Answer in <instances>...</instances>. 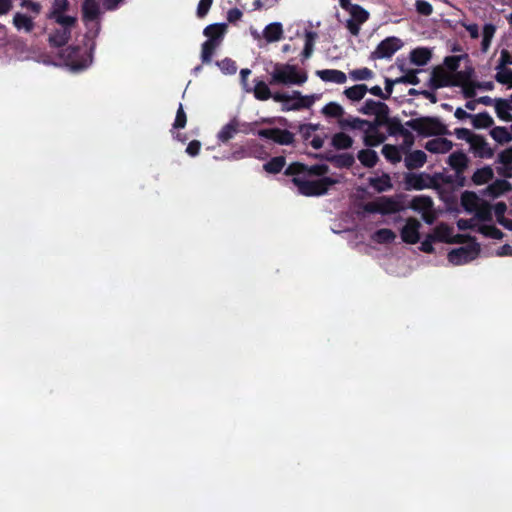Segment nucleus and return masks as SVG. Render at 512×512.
I'll return each mask as SVG.
<instances>
[{"mask_svg":"<svg viewBox=\"0 0 512 512\" xmlns=\"http://www.w3.org/2000/svg\"><path fill=\"white\" fill-rule=\"evenodd\" d=\"M254 82L255 86L251 91L254 97L260 101L272 98L275 102L283 103L282 111L308 109L314 103L313 96H303L299 91H293L291 95L280 92L272 94L267 83L258 79H255Z\"/></svg>","mask_w":512,"mask_h":512,"instance_id":"nucleus-1","label":"nucleus"},{"mask_svg":"<svg viewBox=\"0 0 512 512\" xmlns=\"http://www.w3.org/2000/svg\"><path fill=\"white\" fill-rule=\"evenodd\" d=\"M226 23H214L206 26L203 30L204 36L208 39L202 44L201 60L203 63H210L216 49L222 44L227 33Z\"/></svg>","mask_w":512,"mask_h":512,"instance_id":"nucleus-2","label":"nucleus"},{"mask_svg":"<svg viewBox=\"0 0 512 512\" xmlns=\"http://www.w3.org/2000/svg\"><path fill=\"white\" fill-rule=\"evenodd\" d=\"M307 74L299 71L297 66L290 64L274 65L273 71L270 73V85H302L307 81Z\"/></svg>","mask_w":512,"mask_h":512,"instance_id":"nucleus-3","label":"nucleus"},{"mask_svg":"<svg viewBox=\"0 0 512 512\" xmlns=\"http://www.w3.org/2000/svg\"><path fill=\"white\" fill-rule=\"evenodd\" d=\"M292 183L297 187L299 194L307 197L325 195L329 188L337 183L331 177H322L318 180H306L293 176Z\"/></svg>","mask_w":512,"mask_h":512,"instance_id":"nucleus-4","label":"nucleus"},{"mask_svg":"<svg viewBox=\"0 0 512 512\" xmlns=\"http://www.w3.org/2000/svg\"><path fill=\"white\" fill-rule=\"evenodd\" d=\"M406 126L410 127L423 137L449 134L446 125L436 117L424 116L411 119L406 122Z\"/></svg>","mask_w":512,"mask_h":512,"instance_id":"nucleus-5","label":"nucleus"},{"mask_svg":"<svg viewBox=\"0 0 512 512\" xmlns=\"http://www.w3.org/2000/svg\"><path fill=\"white\" fill-rule=\"evenodd\" d=\"M66 64L74 70L87 68L92 62V52H87L80 46H69L62 52Z\"/></svg>","mask_w":512,"mask_h":512,"instance_id":"nucleus-6","label":"nucleus"},{"mask_svg":"<svg viewBox=\"0 0 512 512\" xmlns=\"http://www.w3.org/2000/svg\"><path fill=\"white\" fill-rule=\"evenodd\" d=\"M70 8L69 0H52L51 6L46 14L47 20H52L56 24L77 23V17L67 15Z\"/></svg>","mask_w":512,"mask_h":512,"instance_id":"nucleus-7","label":"nucleus"},{"mask_svg":"<svg viewBox=\"0 0 512 512\" xmlns=\"http://www.w3.org/2000/svg\"><path fill=\"white\" fill-rule=\"evenodd\" d=\"M329 172V166L326 164H315L308 166L301 162H293L291 163L284 171V174L287 176H296L300 177V175H308V176H318V177H326L325 175Z\"/></svg>","mask_w":512,"mask_h":512,"instance_id":"nucleus-8","label":"nucleus"},{"mask_svg":"<svg viewBox=\"0 0 512 512\" xmlns=\"http://www.w3.org/2000/svg\"><path fill=\"white\" fill-rule=\"evenodd\" d=\"M480 252V245L473 241L472 243L459 248L452 249L448 253V260L454 265H461L474 260Z\"/></svg>","mask_w":512,"mask_h":512,"instance_id":"nucleus-9","label":"nucleus"},{"mask_svg":"<svg viewBox=\"0 0 512 512\" xmlns=\"http://www.w3.org/2000/svg\"><path fill=\"white\" fill-rule=\"evenodd\" d=\"M402 46L403 42L401 39L395 36L387 37L377 45L370 57L374 60L391 58Z\"/></svg>","mask_w":512,"mask_h":512,"instance_id":"nucleus-10","label":"nucleus"},{"mask_svg":"<svg viewBox=\"0 0 512 512\" xmlns=\"http://www.w3.org/2000/svg\"><path fill=\"white\" fill-rule=\"evenodd\" d=\"M404 183L406 190H423L425 188H434L438 185L435 177L423 173L406 174Z\"/></svg>","mask_w":512,"mask_h":512,"instance_id":"nucleus-11","label":"nucleus"},{"mask_svg":"<svg viewBox=\"0 0 512 512\" xmlns=\"http://www.w3.org/2000/svg\"><path fill=\"white\" fill-rule=\"evenodd\" d=\"M257 135L261 138L272 140L279 145H291L295 140L292 132L281 128L261 129L257 131Z\"/></svg>","mask_w":512,"mask_h":512,"instance_id":"nucleus-12","label":"nucleus"},{"mask_svg":"<svg viewBox=\"0 0 512 512\" xmlns=\"http://www.w3.org/2000/svg\"><path fill=\"white\" fill-rule=\"evenodd\" d=\"M77 23L58 24L59 27L52 30L48 36V43L52 48L64 47L70 40L72 30Z\"/></svg>","mask_w":512,"mask_h":512,"instance_id":"nucleus-13","label":"nucleus"},{"mask_svg":"<svg viewBox=\"0 0 512 512\" xmlns=\"http://www.w3.org/2000/svg\"><path fill=\"white\" fill-rule=\"evenodd\" d=\"M468 163L469 159L462 151L453 152L448 157V164L455 171V177L458 178L460 186L464 185L465 178L463 173L468 167Z\"/></svg>","mask_w":512,"mask_h":512,"instance_id":"nucleus-14","label":"nucleus"},{"mask_svg":"<svg viewBox=\"0 0 512 512\" xmlns=\"http://www.w3.org/2000/svg\"><path fill=\"white\" fill-rule=\"evenodd\" d=\"M420 222L413 217L407 219L406 224L401 229V238L407 244H416L420 240Z\"/></svg>","mask_w":512,"mask_h":512,"instance_id":"nucleus-15","label":"nucleus"},{"mask_svg":"<svg viewBox=\"0 0 512 512\" xmlns=\"http://www.w3.org/2000/svg\"><path fill=\"white\" fill-rule=\"evenodd\" d=\"M429 86L432 90L452 86V76L442 67H435L431 73Z\"/></svg>","mask_w":512,"mask_h":512,"instance_id":"nucleus-16","label":"nucleus"},{"mask_svg":"<svg viewBox=\"0 0 512 512\" xmlns=\"http://www.w3.org/2000/svg\"><path fill=\"white\" fill-rule=\"evenodd\" d=\"M338 125L342 130L352 129L366 131L367 128L368 130H375L376 128V125L372 122L358 117L339 119Z\"/></svg>","mask_w":512,"mask_h":512,"instance_id":"nucleus-17","label":"nucleus"},{"mask_svg":"<svg viewBox=\"0 0 512 512\" xmlns=\"http://www.w3.org/2000/svg\"><path fill=\"white\" fill-rule=\"evenodd\" d=\"M470 146L475 156L479 158L488 159L492 158L494 155L493 149L489 146L486 139L481 135L476 134L470 143Z\"/></svg>","mask_w":512,"mask_h":512,"instance_id":"nucleus-18","label":"nucleus"},{"mask_svg":"<svg viewBox=\"0 0 512 512\" xmlns=\"http://www.w3.org/2000/svg\"><path fill=\"white\" fill-rule=\"evenodd\" d=\"M100 6L97 0H84L82 4V19L85 23L98 20Z\"/></svg>","mask_w":512,"mask_h":512,"instance_id":"nucleus-19","label":"nucleus"},{"mask_svg":"<svg viewBox=\"0 0 512 512\" xmlns=\"http://www.w3.org/2000/svg\"><path fill=\"white\" fill-rule=\"evenodd\" d=\"M316 75L324 82L344 84L347 80L346 74L336 69L317 70Z\"/></svg>","mask_w":512,"mask_h":512,"instance_id":"nucleus-20","label":"nucleus"},{"mask_svg":"<svg viewBox=\"0 0 512 512\" xmlns=\"http://www.w3.org/2000/svg\"><path fill=\"white\" fill-rule=\"evenodd\" d=\"M237 128V117H233L217 133V140L223 144L228 143L231 139L235 137L236 134L239 133Z\"/></svg>","mask_w":512,"mask_h":512,"instance_id":"nucleus-21","label":"nucleus"},{"mask_svg":"<svg viewBox=\"0 0 512 512\" xmlns=\"http://www.w3.org/2000/svg\"><path fill=\"white\" fill-rule=\"evenodd\" d=\"M453 147V143L442 137H438L432 140H429L425 144V149L428 150L431 153H447L449 152Z\"/></svg>","mask_w":512,"mask_h":512,"instance_id":"nucleus-22","label":"nucleus"},{"mask_svg":"<svg viewBox=\"0 0 512 512\" xmlns=\"http://www.w3.org/2000/svg\"><path fill=\"white\" fill-rule=\"evenodd\" d=\"M427 160L425 152L422 150H415L410 152L405 157V166L409 170L421 168Z\"/></svg>","mask_w":512,"mask_h":512,"instance_id":"nucleus-23","label":"nucleus"},{"mask_svg":"<svg viewBox=\"0 0 512 512\" xmlns=\"http://www.w3.org/2000/svg\"><path fill=\"white\" fill-rule=\"evenodd\" d=\"M379 213L383 215L397 213L402 207L399 202L391 197L382 196L378 198Z\"/></svg>","mask_w":512,"mask_h":512,"instance_id":"nucleus-24","label":"nucleus"},{"mask_svg":"<svg viewBox=\"0 0 512 512\" xmlns=\"http://www.w3.org/2000/svg\"><path fill=\"white\" fill-rule=\"evenodd\" d=\"M12 22L18 31L24 30L27 33L32 32L35 27L33 18L20 12L15 13Z\"/></svg>","mask_w":512,"mask_h":512,"instance_id":"nucleus-25","label":"nucleus"},{"mask_svg":"<svg viewBox=\"0 0 512 512\" xmlns=\"http://www.w3.org/2000/svg\"><path fill=\"white\" fill-rule=\"evenodd\" d=\"M432 57L431 51L426 47H418L410 52V60L417 66L426 65Z\"/></svg>","mask_w":512,"mask_h":512,"instance_id":"nucleus-26","label":"nucleus"},{"mask_svg":"<svg viewBox=\"0 0 512 512\" xmlns=\"http://www.w3.org/2000/svg\"><path fill=\"white\" fill-rule=\"evenodd\" d=\"M512 111V106L506 99H495V112L497 117L506 122H512V114L509 111Z\"/></svg>","mask_w":512,"mask_h":512,"instance_id":"nucleus-27","label":"nucleus"},{"mask_svg":"<svg viewBox=\"0 0 512 512\" xmlns=\"http://www.w3.org/2000/svg\"><path fill=\"white\" fill-rule=\"evenodd\" d=\"M283 36L282 24L279 22H273L267 25L263 31V37L267 42L279 41Z\"/></svg>","mask_w":512,"mask_h":512,"instance_id":"nucleus-28","label":"nucleus"},{"mask_svg":"<svg viewBox=\"0 0 512 512\" xmlns=\"http://www.w3.org/2000/svg\"><path fill=\"white\" fill-rule=\"evenodd\" d=\"M384 125L387 126L390 135L410 136V131L402 125L401 120L397 117H389Z\"/></svg>","mask_w":512,"mask_h":512,"instance_id":"nucleus-29","label":"nucleus"},{"mask_svg":"<svg viewBox=\"0 0 512 512\" xmlns=\"http://www.w3.org/2000/svg\"><path fill=\"white\" fill-rule=\"evenodd\" d=\"M331 145L336 150H347L352 147L353 139L344 132H338L332 136Z\"/></svg>","mask_w":512,"mask_h":512,"instance_id":"nucleus-30","label":"nucleus"},{"mask_svg":"<svg viewBox=\"0 0 512 512\" xmlns=\"http://www.w3.org/2000/svg\"><path fill=\"white\" fill-rule=\"evenodd\" d=\"M357 158L367 168H373L379 161L377 153L372 149H362L358 152Z\"/></svg>","mask_w":512,"mask_h":512,"instance_id":"nucleus-31","label":"nucleus"},{"mask_svg":"<svg viewBox=\"0 0 512 512\" xmlns=\"http://www.w3.org/2000/svg\"><path fill=\"white\" fill-rule=\"evenodd\" d=\"M433 207V200L429 196L420 195L415 196L410 202V208L417 212H424L431 210Z\"/></svg>","mask_w":512,"mask_h":512,"instance_id":"nucleus-32","label":"nucleus"},{"mask_svg":"<svg viewBox=\"0 0 512 512\" xmlns=\"http://www.w3.org/2000/svg\"><path fill=\"white\" fill-rule=\"evenodd\" d=\"M369 185L377 192H385L392 188L391 178L388 174L369 179Z\"/></svg>","mask_w":512,"mask_h":512,"instance_id":"nucleus-33","label":"nucleus"},{"mask_svg":"<svg viewBox=\"0 0 512 512\" xmlns=\"http://www.w3.org/2000/svg\"><path fill=\"white\" fill-rule=\"evenodd\" d=\"M317 38H318V35L316 32L311 31V30L305 31V44H304L303 51L301 53L302 62L306 59H309L312 56L313 51H314L315 41Z\"/></svg>","mask_w":512,"mask_h":512,"instance_id":"nucleus-34","label":"nucleus"},{"mask_svg":"<svg viewBox=\"0 0 512 512\" xmlns=\"http://www.w3.org/2000/svg\"><path fill=\"white\" fill-rule=\"evenodd\" d=\"M494 173L491 167L485 166L477 169L472 175V181L476 185H483L493 179Z\"/></svg>","mask_w":512,"mask_h":512,"instance_id":"nucleus-35","label":"nucleus"},{"mask_svg":"<svg viewBox=\"0 0 512 512\" xmlns=\"http://www.w3.org/2000/svg\"><path fill=\"white\" fill-rule=\"evenodd\" d=\"M511 189V184L505 179H498L487 188L488 194L492 197H499Z\"/></svg>","mask_w":512,"mask_h":512,"instance_id":"nucleus-36","label":"nucleus"},{"mask_svg":"<svg viewBox=\"0 0 512 512\" xmlns=\"http://www.w3.org/2000/svg\"><path fill=\"white\" fill-rule=\"evenodd\" d=\"M474 69L472 67H468L462 71H456L452 76V86L460 87L462 85L471 83V78L473 76Z\"/></svg>","mask_w":512,"mask_h":512,"instance_id":"nucleus-37","label":"nucleus"},{"mask_svg":"<svg viewBox=\"0 0 512 512\" xmlns=\"http://www.w3.org/2000/svg\"><path fill=\"white\" fill-rule=\"evenodd\" d=\"M286 165V159L284 156H276L271 158L263 165V169L270 174H278L283 170Z\"/></svg>","mask_w":512,"mask_h":512,"instance_id":"nucleus-38","label":"nucleus"},{"mask_svg":"<svg viewBox=\"0 0 512 512\" xmlns=\"http://www.w3.org/2000/svg\"><path fill=\"white\" fill-rule=\"evenodd\" d=\"M368 92L365 84H357L344 90V95L351 101H360Z\"/></svg>","mask_w":512,"mask_h":512,"instance_id":"nucleus-39","label":"nucleus"},{"mask_svg":"<svg viewBox=\"0 0 512 512\" xmlns=\"http://www.w3.org/2000/svg\"><path fill=\"white\" fill-rule=\"evenodd\" d=\"M471 119L472 125L476 129L490 128L494 124L493 118L486 111L472 115Z\"/></svg>","mask_w":512,"mask_h":512,"instance_id":"nucleus-40","label":"nucleus"},{"mask_svg":"<svg viewBox=\"0 0 512 512\" xmlns=\"http://www.w3.org/2000/svg\"><path fill=\"white\" fill-rule=\"evenodd\" d=\"M332 164L337 168H351L355 163V158L350 153L336 154L332 159Z\"/></svg>","mask_w":512,"mask_h":512,"instance_id":"nucleus-41","label":"nucleus"},{"mask_svg":"<svg viewBox=\"0 0 512 512\" xmlns=\"http://www.w3.org/2000/svg\"><path fill=\"white\" fill-rule=\"evenodd\" d=\"M491 137L500 144L509 143L512 140V135L506 127L496 126L490 131Z\"/></svg>","mask_w":512,"mask_h":512,"instance_id":"nucleus-42","label":"nucleus"},{"mask_svg":"<svg viewBox=\"0 0 512 512\" xmlns=\"http://www.w3.org/2000/svg\"><path fill=\"white\" fill-rule=\"evenodd\" d=\"M479 198L476 193L465 191L461 196V204L467 212H473L478 206Z\"/></svg>","mask_w":512,"mask_h":512,"instance_id":"nucleus-43","label":"nucleus"},{"mask_svg":"<svg viewBox=\"0 0 512 512\" xmlns=\"http://www.w3.org/2000/svg\"><path fill=\"white\" fill-rule=\"evenodd\" d=\"M382 154L387 161L393 164L400 162L402 159L400 149L395 145L385 144L382 147Z\"/></svg>","mask_w":512,"mask_h":512,"instance_id":"nucleus-44","label":"nucleus"},{"mask_svg":"<svg viewBox=\"0 0 512 512\" xmlns=\"http://www.w3.org/2000/svg\"><path fill=\"white\" fill-rule=\"evenodd\" d=\"M389 112L390 109L388 105L379 101L377 108H375V113L373 114L376 117L375 122L373 123L376 125V128L384 125V123L389 119Z\"/></svg>","mask_w":512,"mask_h":512,"instance_id":"nucleus-45","label":"nucleus"},{"mask_svg":"<svg viewBox=\"0 0 512 512\" xmlns=\"http://www.w3.org/2000/svg\"><path fill=\"white\" fill-rule=\"evenodd\" d=\"M322 113L326 117L337 118L339 120L344 119L342 116L344 115L345 112L340 104L336 102H329L322 108Z\"/></svg>","mask_w":512,"mask_h":512,"instance_id":"nucleus-46","label":"nucleus"},{"mask_svg":"<svg viewBox=\"0 0 512 512\" xmlns=\"http://www.w3.org/2000/svg\"><path fill=\"white\" fill-rule=\"evenodd\" d=\"M395 238L396 234L391 229L388 228L378 229L373 235L374 241H376L379 244L391 243L395 240Z\"/></svg>","mask_w":512,"mask_h":512,"instance_id":"nucleus-47","label":"nucleus"},{"mask_svg":"<svg viewBox=\"0 0 512 512\" xmlns=\"http://www.w3.org/2000/svg\"><path fill=\"white\" fill-rule=\"evenodd\" d=\"M346 11L350 13V19L355 20L361 24L366 22L369 18V13L358 4H353Z\"/></svg>","mask_w":512,"mask_h":512,"instance_id":"nucleus-48","label":"nucleus"},{"mask_svg":"<svg viewBox=\"0 0 512 512\" xmlns=\"http://www.w3.org/2000/svg\"><path fill=\"white\" fill-rule=\"evenodd\" d=\"M384 140V136L377 131V128H375V130L366 129L364 136V144L366 146L375 147L381 144Z\"/></svg>","mask_w":512,"mask_h":512,"instance_id":"nucleus-49","label":"nucleus"},{"mask_svg":"<svg viewBox=\"0 0 512 512\" xmlns=\"http://www.w3.org/2000/svg\"><path fill=\"white\" fill-rule=\"evenodd\" d=\"M478 232L492 239L501 240L504 237V233L498 229L495 225L483 224L479 226Z\"/></svg>","mask_w":512,"mask_h":512,"instance_id":"nucleus-50","label":"nucleus"},{"mask_svg":"<svg viewBox=\"0 0 512 512\" xmlns=\"http://www.w3.org/2000/svg\"><path fill=\"white\" fill-rule=\"evenodd\" d=\"M452 229L447 226L446 224H440L438 225L435 230L433 236L435 237V241L440 242H446L449 243L450 241V235H451Z\"/></svg>","mask_w":512,"mask_h":512,"instance_id":"nucleus-51","label":"nucleus"},{"mask_svg":"<svg viewBox=\"0 0 512 512\" xmlns=\"http://www.w3.org/2000/svg\"><path fill=\"white\" fill-rule=\"evenodd\" d=\"M497 74L495 75V79L498 83L507 85L508 88H512V70L506 67L497 68Z\"/></svg>","mask_w":512,"mask_h":512,"instance_id":"nucleus-52","label":"nucleus"},{"mask_svg":"<svg viewBox=\"0 0 512 512\" xmlns=\"http://www.w3.org/2000/svg\"><path fill=\"white\" fill-rule=\"evenodd\" d=\"M216 65L220 68V70L225 74H235L237 71V65L234 60L231 58H224L220 61L216 62Z\"/></svg>","mask_w":512,"mask_h":512,"instance_id":"nucleus-53","label":"nucleus"},{"mask_svg":"<svg viewBox=\"0 0 512 512\" xmlns=\"http://www.w3.org/2000/svg\"><path fill=\"white\" fill-rule=\"evenodd\" d=\"M349 75L354 81H361L371 79L374 73L371 69L364 67L350 71Z\"/></svg>","mask_w":512,"mask_h":512,"instance_id":"nucleus-54","label":"nucleus"},{"mask_svg":"<svg viewBox=\"0 0 512 512\" xmlns=\"http://www.w3.org/2000/svg\"><path fill=\"white\" fill-rule=\"evenodd\" d=\"M187 124V115L184 111L183 105L180 103L176 112V117L172 125L173 129L180 130L185 128Z\"/></svg>","mask_w":512,"mask_h":512,"instance_id":"nucleus-55","label":"nucleus"},{"mask_svg":"<svg viewBox=\"0 0 512 512\" xmlns=\"http://www.w3.org/2000/svg\"><path fill=\"white\" fill-rule=\"evenodd\" d=\"M476 211V217L481 221L492 220V207L488 203H484L481 206H477L474 210Z\"/></svg>","mask_w":512,"mask_h":512,"instance_id":"nucleus-56","label":"nucleus"},{"mask_svg":"<svg viewBox=\"0 0 512 512\" xmlns=\"http://www.w3.org/2000/svg\"><path fill=\"white\" fill-rule=\"evenodd\" d=\"M417 70H409L405 75L396 78V82L410 85H417L420 79L417 76Z\"/></svg>","mask_w":512,"mask_h":512,"instance_id":"nucleus-57","label":"nucleus"},{"mask_svg":"<svg viewBox=\"0 0 512 512\" xmlns=\"http://www.w3.org/2000/svg\"><path fill=\"white\" fill-rule=\"evenodd\" d=\"M463 57H467V55L447 56L444 59V65L449 71L456 73Z\"/></svg>","mask_w":512,"mask_h":512,"instance_id":"nucleus-58","label":"nucleus"},{"mask_svg":"<svg viewBox=\"0 0 512 512\" xmlns=\"http://www.w3.org/2000/svg\"><path fill=\"white\" fill-rule=\"evenodd\" d=\"M415 8L418 14L430 16L433 13V6L426 0H416Z\"/></svg>","mask_w":512,"mask_h":512,"instance_id":"nucleus-59","label":"nucleus"},{"mask_svg":"<svg viewBox=\"0 0 512 512\" xmlns=\"http://www.w3.org/2000/svg\"><path fill=\"white\" fill-rule=\"evenodd\" d=\"M318 127V124H301L299 126V133L301 134L304 141H308L312 137V134L318 129Z\"/></svg>","mask_w":512,"mask_h":512,"instance_id":"nucleus-60","label":"nucleus"},{"mask_svg":"<svg viewBox=\"0 0 512 512\" xmlns=\"http://www.w3.org/2000/svg\"><path fill=\"white\" fill-rule=\"evenodd\" d=\"M212 4L213 0H200L196 11L197 17L204 18L208 14Z\"/></svg>","mask_w":512,"mask_h":512,"instance_id":"nucleus-61","label":"nucleus"},{"mask_svg":"<svg viewBox=\"0 0 512 512\" xmlns=\"http://www.w3.org/2000/svg\"><path fill=\"white\" fill-rule=\"evenodd\" d=\"M22 8H26L31 11L33 14L38 15L42 10V5L39 2H35L32 0H22L20 3Z\"/></svg>","mask_w":512,"mask_h":512,"instance_id":"nucleus-62","label":"nucleus"},{"mask_svg":"<svg viewBox=\"0 0 512 512\" xmlns=\"http://www.w3.org/2000/svg\"><path fill=\"white\" fill-rule=\"evenodd\" d=\"M378 102L379 101L367 99L358 111L364 115H373L375 113V108L378 106Z\"/></svg>","mask_w":512,"mask_h":512,"instance_id":"nucleus-63","label":"nucleus"},{"mask_svg":"<svg viewBox=\"0 0 512 512\" xmlns=\"http://www.w3.org/2000/svg\"><path fill=\"white\" fill-rule=\"evenodd\" d=\"M498 162L504 166L512 165V147H509L499 153Z\"/></svg>","mask_w":512,"mask_h":512,"instance_id":"nucleus-64","label":"nucleus"}]
</instances>
